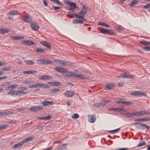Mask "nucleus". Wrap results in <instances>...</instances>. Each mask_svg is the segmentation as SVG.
I'll return each mask as SVG.
<instances>
[{"label":"nucleus","instance_id":"09e8293b","mask_svg":"<svg viewBox=\"0 0 150 150\" xmlns=\"http://www.w3.org/2000/svg\"><path fill=\"white\" fill-rule=\"evenodd\" d=\"M44 51V49H42L41 48H38L36 50V52H43Z\"/></svg>","mask_w":150,"mask_h":150},{"label":"nucleus","instance_id":"603ef678","mask_svg":"<svg viewBox=\"0 0 150 150\" xmlns=\"http://www.w3.org/2000/svg\"><path fill=\"white\" fill-rule=\"evenodd\" d=\"M143 49L144 50H146V51H149L150 50V47H143Z\"/></svg>","mask_w":150,"mask_h":150},{"label":"nucleus","instance_id":"c85d7f7f","mask_svg":"<svg viewBox=\"0 0 150 150\" xmlns=\"http://www.w3.org/2000/svg\"><path fill=\"white\" fill-rule=\"evenodd\" d=\"M17 86V85L16 84L12 85L6 88V89L7 90H9V89L12 90L13 88H15Z\"/></svg>","mask_w":150,"mask_h":150},{"label":"nucleus","instance_id":"6e6552de","mask_svg":"<svg viewBox=\"0 0 150 150\" xmlns=\"http://www.w3.org/2000/svg\"><path fill=\"white\" fill-rule=\"evenodd\" d=\"M55 69L60 72L66 73L67 72L68 70L67 69L61 67H56L55 68Z\"/></svg>","mask_w":150,"mask_h":150},{"label":"nucleus","instance_id":"de8ad7c7","mask_svg":"<svg viewBox=\"0 0 150 150\" xmlns=\"http://www.w3.org/2000/svg\"><path fill=\"white\" fill-rule=\"evenodd\" d=\"M116 29L118 31H120L122 30L123 28L121 25H119L116 27Z\"/></svg>","mask_w":150,"mask_h":150},{"label":"nucleus","instance_id":"052dcab7","mask_svg":"<svg viewBox=\"0 0 150 150\" xmlns=\"http://www.w3.org/2000/svg\"><path fill=\"white\" fill-rule=\"evenodd\" d=\"M71 64V63L68 61H64V65H69Z\"/></svg>","mask_w":150,"mask_h":150},{"label":"nucleus","instance_id":"f3484780","mask_svg":"<svg viewBox=\"0 0 150 150\" xmlns=\"http://www.w3.org/2000/svg\"><path fill=\"white\" fill-rule=\"evenodd\" d=\"M23 21L27 23H29L31 20L30 16L29 15L23 16Z\"/></svg>","mask_w":150,"mask_h":150},{"label":"nucleus","instance_id":"5fc2aeb1","mask_svg":"<svg viewBox=\"0 0 150 150\" xmlns=\"http://www.w3.org/2000/svg\"><path fill=\"white\" fill-rule=\"evenodd\" d=\"M10 84V82H4L2 84V86H4L9 85Z\"/></svg>","mask_w":150,"mask_h":150},{"label":"nucleus","instance_id":"ddd939ff","mask_svg":"<svg viewBox=\"0 0 150 150\" xmlns=\"http://www.w3.org/2000/svg\"><path fill=\"white\" fill-rule=\"evenodd\" d=\"M150 112L145 110L141 111L139 112H137V116H139L144 115H147Z\"/></svg>","mask_w":150,"mask_h":150},{"label":"nucleus","instance_id":"9d476101","mask_svg":"<svg viewBox=\"0 0 150 150\" xmlns=\"http://www.w3.org/2000/svg\"><path fill=\"white\" fill-rule=\"evenodd\" d=\"M76 8V5L75 3L74 2L71 3L70 4L69 7L68 8V9L70 10L72 12H74L75 11V9Z\"/></svg>","mask_w":150,"mask_h":150},{"label":"nucleus","instance_id":"412c9836","mask_svg":"<svg viewBox=\"0 0 150 150\" xmlns=\"http://www.w3.org/2000/svg\"><path fill=\"white\" fill-rule=\"evenodd\" d=\"M47 83L49 84H50L52 86H59L60 85V83L58 82H55V81L49 82H48Z\"/></svg>","mask_w":150,"mask_h":150},{"label":"nucleus","instance_id":"49530a36","mask_svg":"<svg viewBox=\"0 0 150 150\" xmlns=\"http://www.w3.org/2000/svg\"><path fill=\"white\" fill-rule=\"evenodd\" d=\"M119 109L118 108H108V110L109 111H117Z\"/></svg>","mask_w":150,"mask_h":150},{"label":"nucleus","instance_id":"7ed1b4c3","mask_svg":"<svg viewBox=\"0 0 150 150\" xmlns=\"http://www.w3.org/2000/svg\"><path fill=\"white\" fill-rule=\"evenodd\" d=\"M37 62L40 64H52V62L46 59H40L37 61Z\"/></svg>","mask_w":150,"mask_h":150},{"label":"nucleus","instance_id":"dca6fc26","mask_svg":"<svg viewBox=\"0 0 150 150\" xmlns=\"http://www.w3.org/2000/svg\"><path fill=\"white\" fill-rule=\"evenodd\" d=\"M28 92L24 91L22 90H18L16 91V96H20L22 95H25Z\"/></svg>","mask_w":150,"mask_h":150},{"label":"nucleus","instance_id":"72a5a7b5","mask_svg":"<svg viewBox=\"0 0 150 150\" xmlns=\"http://www.w3.org/2000/svg\"><path fill=\"white\" fill-rule=\"evenodd\" d=\"M40 83H36L32 85H30L29 86V88H37L40 86Z\"/></svg>","mask_w":150,"mask_h":150},{"label":"nucleus","instance_id":"f704fd0d","mask_svg":"<svg viewBox=\"0 0 150 150\" xmlns=\"http://www.w3.org/2000/svg\"><path fill=\"white\" fill-rule=\"evenodd\" d=\"M23 38V37L22 36H13L12 37V39L13 40L22 39Z\"/></svg>","mask_w":150,"mask_h":150},{"label":"nucleus","instance_id":"b1692460","mask_svg":"<svg viewBox=\"0 0 150 150\" xmlns=\"http://www.w3.org/2000/svg\"><path fill=\"white\" fill-rule=\"evenodd\" d=\"M51 117L50 115H48L47 117H41L38 118V119L41 120H49L51 118Z\"/></svg>","mask_w":150,"mask_h":150},{"label":"nucleus","instance_id":"864d4df0","mask_svg":"<svg viewBox=\"0 0 150 150\" xmlns=\"http://www.w3.org/2000/svg\"><path fill=\"white\" fill-rule=\"evenodd\" d=\"M146 144L144 142H140L137 145V146H141L142 145H145Z\"/></svg>","mask_w":150,"mask_h":150},{"label":"nucleus","instance_id":"e2e57ef3","mask_svg":"<svg viewBox=\"0 0 150 150\" xmlns=\"http://www.w3.org/2000/svg\"><path fill=\"white\" fill-rule=\"evenodd\" d=\"M124 83L123 82H119L117 83V85L119 86H123L124 85Z\"/></svg>","mask_w":150,"mask_h":150},{"label":"nucleus","instance_id":"bb28decb","mask_svg":"<svg viewBox=\"0 0 150 150\" xmlns=\"http://www.w3.org/2000/svg\"><path fill=\"white\" fill-rule=\"evenodd\" d=\"M110 102V100H102L100 102V103L101 107L104 106L106 104V103Z\"/></svg>","mask_w":150,"mask_h":150},{"label":"nucleus","instance_id":"9b49d317","mask_svg":"<svg viewBox=\"0 0 150 150\" xmlns=\"http://www.w3.org/2000/svg\"><path fill=\"white\" fill-rule=\"evenodd\" d=\"M21 43L24 44L26 46L30 45H35V42L31 40L22 41L21 42Z\"/></svg>","mask_w":150,"mask_h":150},{"label":"nucleus","instance_id":"5701e85b","mask_svg":"<svg viewBox=\"0 0 150 150\" xmlns=\"http://www.w3.org/2000/svg\"><path fill=\"white\" fill-rule=\"evenodd\" d=\"M150 120V118L149 117H145L142 118L137 119L135 120V121H148Z\"/></svg>","mask_w":150,"mask_h":150},{"label":"nucleus","instance_id":"4d7b16f0","mask_svg":"<svg viewBox=\"0 0 150 150\" xmlns=\"http://www.w3.org/2000/svg\"><path fill=\"white\" fill-rule=\"evenodd\" d=\"M131 117H133L137 116V112L130 113Z\"/></svg>","mask_w":150,"mask_h":150},{"label":"nucleus","instance_id":"bf43d9fd","mask_svg":"<svg viewBox=\"0 0 150 150\" xmlns=\"http://www.w3.org/2000/svg\"><path fill=\"white\" fill-rule=\"evenodd\" d=\"M150 7V3L146 4V5H144V8H147Z\"/></svg>","mask_w":150,"mask_h":150},{"label":"nucleus","instance_id":"20e7f679","mask_svg":"<svg viewBox=\"0 0 150 150\" xmlns=\"http://www.w3.org/2000/svg\"><path fill=\"white\" fill-rule=\"evenodd\" d=\"M30 24L31 28L34 30H37L39 28L38 25L35 22L30 21Z\"/></svg>","mask_w":150,"mask_h":150},{"label":"nucleus","instance_id":"f8f14e48","mask_svg":"<svg viewBox=\"0 0 150 150\" xmlns=\"http://www.w3.org/2000/svg\"><path fill=\"white\" fill-rule=\"evenodd\" d=\"M74 94V92L72 91H67L64 94L65 96L71 97Z\"/></svg>","mask_w":150,"mask_h":150},{"label":"nucleus","instance_id":"f257e3e1","mask_svg":"<svg viewBox=\"0 0 150 150\" xmlns=\"http://www.w3.org/2000/svg\"><path fill=\"white\" fill-rule=\"evenodd\" d=\"M132 96H146V94L144 92H142L139 91H135L131 92L130 93Z\"/></svg>","mask_w":150,"mask_h":150},{"label":"nucleus","instance_id":"37998d69","mask_svg":"<svg viewBox=\"0 0 150 150\" xmlns=\"http://www.w3.org/2000/svg\"><path fill=\"white\" fill-rule=\"evenodd\" d=\"M132 103L130 101H122V104H124L125 105H129L130 104H131Z\"/></svg>","mask_w":150,"mask_h":150},{"label":"nucleus","instance_id":"4be33fe9","mask_svg":"<svg viewBox=\"0 0 150 150\" xmlns=\"http://www.w3.org/2000/svg\"><path fill=\"white\" fill-rule=\"evenodd\" d=\"M115 86V85L113 84H110L105 85V89H112Z\"/></svg>","mask_w":150,"mask_h":150},{"label":"nucleus","instance_id":"f03ea898","mask_svg":"<svg viewBox=\"0 0 150 150\" xmlns=\"http://www.w3.org/2000/svg\"><path fill=\"white\" fill-rule=\"evenodd\" d=\"M118 78H128L129 79H133L134 78V76L129 74H128L127 73L124 72L123 73H121L120 74L117 76Z\"/></svg>","mask_w":150,"mask_h":150},{"label":"nucleus","instance_id":"4468645a","mask_svg":"<svg viewBox=\"0 0 150 150\" xmlns=\"http://www.w3.org/2000/svg\"><path fill=\"white\" fill-rule=\"evenodd\" d=\"M41 103L43 105L45 106H47L49 105H53L54 104V103L52 101H46L45 100H44Z\"/></svg>","mask_w":150,"mask_h":150},{"label":"nucleus","instance_id":"2f4dec72","mask_svg":"<svg viewBox=\"0 0 150 150\" xmlns=\"http://www.w3.org/2000/svg\"><path fill=\"white\" fill-rule=\"evenodd\" d=\"M67 144H64L62 145L59 146L58 148V150H63L65 149V146H66Z\"/></svg>","mask_w":150,"mask_h":150},{"label":"nucleus","instance_id":"1a4fd4ad","mask_svg":"<svg viewBox=\"0 0 150 150\" xmlns=\"http://www.w3.org/2000/svg\"><path fill=\"white\" fill-rule=\"evenodd\" d=\"M52 79V77L48 75H40V76L39 79L45 80V81L49 80Z\"/></svg>","mask_w":150,"mask_h":150},{"label":"nucleus","instance_id":"4c0bfd02","mask_svg":"<svg viewBox=\"0 0 150 150\" xmlns=\"http://www.w3.org/2000/svg\"><path fill=\"white\" fill-rule=\"evenodd\" d=\"M138 1V0H133L130 4V6L132 7L133 6L137 4Z\"/></svg>","mask_w":150,"mask_h":150},{"label":"nucleus","instance_id":"2eb2a0df","mask_svg":"<svg viewBox=\"0 0 150 150\" xmlns=\"http://www.w3.org/2000/svg\"><path fill=\"white\" fill-rule=\"evenodd\" d=\"M88 117V121L90 122H94L96 120V117L94 115H89Z\"/></svg>","mask_w":150,"mask_h":150},{"label":"nucleus","instance_id":"0eeeda50","mask_svg":"<svg viewBox=\"0 0 150 150\" xmlns=\"http://www.w3.org/2000/svg\"><path fill=\"white\" fill-rule=\"evenodd\" d=\"M43 107L41 106H33L30 107L29 110L30 111H35L38 110H40L43 109Z\"/></svg>","mask_w":150,"mask_h":150},{"label":"nucleus","instance_id":"ea45409f","mask_svg":"<svg viewBox=\"0 0 150 150\" xmlns=\"http://www.w3.org/2000/svg\"><path fill=\"white\" fill-rule=\"evenodd\" d=\"M120 129V128H118L117 129L113 130H109L108 132L112 134H114V133H116L118 132L119 130Z\"/></svg>","mask_w":150,"mask_h":150},{"label":"nucleus","instance_id":"69168bd1","mask_svg":"<svg viewBox=\"0 0 150 150\" xmlns=\"http://www.w3.org/2000/svg\"><path fill=\"white\" fill-rule=\"evenodd\" d=\"M42 1L43 2V4L45 6H48L47 3L45 0H43Z\"/></svg>","mask_w":150,"mask_h":150},{"label":"nucleus","instance_id":"79ce46f5","mask_svg":"<svg viewBox=\"0 0 150 150\" xmlns=\"http://www.w3.org/2000/svg\"><path fill=\"white\" fill-rule=\"evenodd\" d=\"M140 43L144 45H150V42L144 40L140 41Z\"/></svg>","mask_w":150,"mask_h":150},{"label":"nucleus","instance_id":"774afa93","mask_svg":"<svg viewBox=\"0 0 150 150\" xmlns=\"http://www.w3.org/2000/svg\"><path fill=\"white\" fill-rule=\"evenodd\" d=\"M125 115L128 117H131L130 113L129 112H126L125 113Z\"/></svg>","mask_w":150,"mask_h":150},{"label":"nucleus","instance_id":"c9c22d12","mask_svg":"<svg viewBox=\"0 0 150 150\" xmlns=\"http://www.w3.org/2000/svg\"><path fill=\"white\" fill-rule=\"evenodd\" d=\"M9 30L7 29H0V33L3 34L5 33H8Z\"/></svg>","mask_w":150,"mask_h":150},{"label":"nucleus","instance_id":"a878e982","mask_svg":"<svg viewBox=\"0 0 150 150\" xmlns=\"http://www.w3.org/2000/svg\"><path fill=\"white\" fill-rule=\"evenodd\" d=\"M74 15L75 16H76V17L81 19L82 21H83V22L86 21V20L84 18V17H85V16H79V15H77L75 14H74Z\"/></svg>","mask_w":150,"mask_h":150},{"label":"nucleus","instance_id":"13d9d810","mask_svg":"<svg viewBox=\"0 0 150 150\" xmlns=\"http://www.w3.org/2000/svg\"><path fill=\"white\" fill-rule=\"evenodd\" d=\"M94 106L95 107H101V105H100V103H96L95 104H94Z\"/></svg>","mask_w":150,"mask_h":150},{"label":"nucleus","instance_id":"8fccbe9b","mask_svg":"<svg viewBox=\"0 0 150 150\" xmlns=\"http://www.w3.org/2000/svg\"><path fill=\"white\" fill-rule=\"evenodd\" d=\"M5 115H8L9 114H11L13 113V112L10 111H7L6 112H4Z\"/></svg>","mask_w":150,"mask_h":150},{"label":"nucleus","instance_id":"a19ab883","mask_svg":"<svg viewBox=\"0 0 150 150\" xmlns=\"http://www.w3.org/2000/svg\"><path fill=\"white\" fill-rule=\"evenodd\" d=\"M98 25L104 26H105V27H108V28L110 27V26L109 25L106 24L105 23H102V22L99 23L98 24Z\"/></svg>","mask_w":150,"mask_h":150},{"label":"nucleus","instance_id":"0e129e2a","mask_svg":"<svg viewBox=\"0 0 150 150\" xmlns=\"http://www.w3.org/2000/svg\"><path fill=\"white\" fill-rule=\"evenodd\" d=\"M33 139V137H29L26 138L27 142L31 141Z\"/></svg>","mask_w":150,"mask_h":150},{"label":"nucleus","instance_id":"cd10ccee","mask_svg":"<svg viewBox=\"0 0 150 150\" xmlns=\"http://www.w3.org/2000/svg\"><path fill=\"white\" fill-rule=\"evenodd\" d=\"M75 77L81 79H83L86 78V76L83 74H76L75 76Z\"/></svg>","mask_w":150,"mask_h":150},{"label":"nucleus","instance_id":"680f3d73","mask_svg":"<svg viewBox=\"0 0 150 150\" xmlns=\"http://www.w3.org/2000/svg\"><path fill=\"white\" fill-rule=\"evenodd\" d=\"M54 2L55 3H57L58 4H61V3L58 0H53ZM50 1H52V0H50Z\"/></svg>","mask_w":150,"mask_h":150},{"label":"nucleus","instance_id":"58836bf2","mask_svg":"<svg viewBox=\"0 0 150 150\" xmlns=\"http://www.w3.org/2000/svg\"><path fill=\"white\" fill-rule=\"evenodd\" d=\"M105 33L110 35L114 34V32L112 31H110L109 30L107 29H105Z\"/></svg>","mask_w":150,"mask_h":150},{"label":"nucleus","instance_id":"aec40b11","mask_svg":"<svg viewBox=\"0 0 150 150\" xmlns=\"http://www.w3.org/2000/svg\"><path fill=\"white\" fill-rule=\"evenodd\" d=\"M63 75L64 76L67 77H72L73 76L75 77V76L76 75V74H75L74 73V72H69L67 74H64Z\"/></svg>","mask_w":150,"mask_h":150},{"label":"nucleus","instance_id":"c03bdc74","mask_svg":"<svg viewBox=\"0 0 150 150\" xmlns=\"http://www.w3.org/2000/svg\"><path fill=\"white\" fill-rule=\"evenodd\" d=\"M54 61L55 62H58L61 64L64 65V61L63 60H61L60 59H56Z\"/></svg>","mask_w":150,"mask_h":150},{"label":"nucleus","instance_id":"393cba45","mask_svg":"<svg viewBox=\"0 0 150 150\" xmlns=\"http://www.w3.org/2000/svg\"><path fill=\"white\" fill-rule=\"evenodd\" d=\"M37 71L35 70H32L31 71H25L23 72L24 74H31L33 73H36Z\"/></svg>","mask_w":150,"mask_h":150},{"label":"nucleus","instance_id":"3c124183","mask_svg":"<svg viewBox=\"0 0 150 150\" xmlns=\"http://www.w3.org/2000/svg\"><path fill=\"white\" fill-rule=\"evenodd\" d=\"M59 91V89L57 88H54L53 89H52L51 90V92L52 93H54L55 92H57L58 91Z\"/></svg>","mask_w":150,"mask_h":150},{"label":"nucleus","instance_id":"6e6d98bb","mask_svg":"<svg viewBox=\"0 0 150 150\" xmlns=\"http://www.w3.org/2000/svg\"><path fill=\"white\" fill-rule=\"evenodd\" d=\"M11 69V68L10 67H6L5 68H2V70H4L5 71H7L9 70H10Z\"/></svg>","mask_w":150,"mask_h":150},{"label":"nucleus","instance_id":"7c9ffc66","mask_svg":"<svg viewBox=\"0 0 150 150\" xmlns=\"http://www.w3.org/2000/svg\"><path fill=\"white\" fill-rule=\"evenodd\" d=\"M72 23L74 24H78L83 23V21L79 19L74 20L73 21Z\"/></svg>","mask_w":150,"mask_h":150},{"label":"nucleus","instance_id":"39448f33","mask_svg":"<svg viewBox=\"0 0 150 150\" xmlns=\"http://www.w3.org/2000/svg\"><path fill=\"white\" fill-rule=\"evenodd\" d=\"M136 124L139 125L138 127V128L139 129H146L147 130H148L150 128V127L147 125L144 124H142L141 122H138L136 123Z\"/></svg>","mask_w":150,"mask_h":150},{"label":"nucleus","instance_id":"a211bd4d","mask_svg":"<svg viewBox=\"0 0 150 150\" xmlns=\"http://www.w3.org/2000/svg\"><path fill=\"white\" fill-rule=\"evenodd\" d=\"M40 43L45 47H47L50 49H51L50 44L49 43L45 41H42L40 42Z\"/></svg>","mask_w":150,"mask_h":150},{"label":"nucleus","instance_id":"423d86ee","mask_svg":"<svg viewBox=\"0 0 150 150\" xmlns=\"http://www.w3.org/2000/svg\"><path fill=\"white\" fill-rule=\"evenodd\" d=\"M87 11L86 7L85 5H83L81 9V12L78 15L79 16H85Z\"/></svg>","mask_w":150,"mask_h":150},{"label":"nucleus","instance_id":"c756f323","mask_svg":"<svg viewBox=\"0 0 150 150\" xmlns=\"http://www.w3.org/2000/svg\"><path fill=\"white\" fill-rule=\"evenodd\" d=\"M23 145L22 143L21 142H20L18 143V144H16L15 145H14L13 146V148L15 149H17L18 148L20 147L21 146Z\"/></svg>","mask_w":150,"mask_h":150},{"label":"nucleus","instance_id":"e433bc0d","mask_svg":"<svg viewBox=\"0 0 150 150\" xmlns=\"http://www.w3.org/2000/svg\"><path fill=\"white\" fill-rule=\"evenodd\" d=\"M25 63L27 64L32 65H33L34 64V62L31 60H26L25 62Z\"/></svg>","mask_w":150,"mask_h":150},{"label":"nucleus","instance_id":"6ab92c4d","mask_svg":"<svg viewBox=\"0 0 150 150\" xmlns=\"http://www.w3.org/2000/svg\"><path fill=\"white\" fill-rule=\"evenodd\" d=\"M21 14V13H19L16 10H13L9 12L8 13H7V15L8 16L9 15H20Z\"/></svg>","mask_w":150,"mask_h":150},{"label":"nucleus","instance_id":"a18cd8bd","mask_svg":"<svg viewBox=\"0 0 150 150\" xmlns=\"http://www.w3.org/2000/svg\"><path fill=\"white\" fill-rule=\"evenodd\" d=\"M79 114L77 113H75L73 114L72 116V118L73 119H76L79 118Z\"/></svg>","mask_w":150,"mask_h":150},{"label":"nucleus","instance_id":"473e14b6","mask_svg":"<svg viewBox=\"0 0 150 150\" xmlns=\"http://www.w3.org/2000/svg\"><path fill=\"white\" fill-rule=\"evenodd\" d=\"M40 86L42 88H49L50 87L47 85L45 84L41 83H40Z\"/></svg>","mask_w":150,"mask_h":150},{"label":"nucleus","instance_id":"338daca9","mask_svg":"<svg viewBox=\"0 0 150 150\" xmlns=\"http://www.w3.org/2000/svg\"><path fill=\"white\" fill-rule=\"evenodd\" d=\"M6 127V126L5 125H2L0 126V130L4 129Z\"/></svg>","mask_w":150,"mask_h":150}]
</instances>
